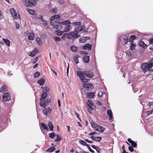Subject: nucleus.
Instances as JSON below:
<instances>
[{"mask_svg":"<svg viewBox=\"0 0 153 153\" xmlns=\"http://www.w3.org/2000/svg\"><path fill=\"white\" fill-rule=\"evenodd\" d=\"M76 72L77 75L83 83L88 82L90 80V79H88L86 77L91 78L94 76L93 73L90 71H77Z\"/></svg>","mask_w":153,"mask_h":153,"instance_id":"obj_1","label":"nucleus"},{"mask_svg":"<svg viewBox=\"0 0 153 153\" xmlns=\"http://www.w3.org/2000/svg\"><path fill=\"white\" fill-rule=\"evenodd\" d=\"M39 0H25V4L27 7H32L36 4V1Z\"/></svg>","mask_w":153,"mask_h":153,"instance_id":"obj_2","label":"nucleus"},{"mask_svg":"<svg viewBox=\"0 0 153 153\" xmlns=\"http://www.w3.org/2000/svg\"><path fill=\"white\" fill-rule=\"evenodd\" d=\"M76 31H74L69 32L68 34L67 37L68 39H72V38L70 36H71L73 38V42L75 39H77L81 36L79 34H77V33H76Z\"/></svg>","mask_w":153,"mask_h":153,"instance_id":"obj_3","label":"nucleus"},{"mask_svg":"<svg viewBox=\"0 0 153 153\" xmlns=\"http://www.w3.org/2000/svg\"><path fill=\"white\" fill-rule=\"evenodd\" d=\"M40 106L44 108L46 107L47 105L51 102V100L50 98H47L46 100L44 101V100H40Z\"/></svg>","mask_w":153,"mask_h":153,"instance_id":"obj_4","label":"nucleus"},{"mask_svg":"<svg viewBox=\"0 0 153 153\" xmlns=\"http://www.w3.org/2000/svg\"><path fill=\"white\" fill-rule=\"evenodd\" d=\"M3 100L4 102H7L10 100L11 96L8 93H4L2 96Z\"/></svg>","mask_w":153,"mask_h":153,"instance_id":"obj_5","label":"nucleus"},{"mask_svg":"<svg viewBox=\"0 0 153 153\" xmlns=\"http://www.w3.org/2000/svg\"><path fill=\"white\" fill-rule=\"evenodd\" d=\"M83 87L87 91L91 90L94 88V86L91 84L84 83L83 84Z\"/></svg>","mask_w":153,"mask_h":153,"instance_id":"obj_6","label":"nucleus"},{"mask_svg":"<svg viewBox=\"0 0 153 153\" xmlns=\"http://www.w3.org/2000/svg\"><path fill=\"white\" fill-rule=\"evenodd\" d=\"M148 64L147 63H143L141 65V68L142 70L145 71H146V69H148L149 71H151L150 70L151 68L150 67H148Z\"/></svg>","mask_w":153,"mask_h":153,"instance_id":"obj_7","label":"nucleus"},{"mask_svg":"<svg viewBox=\"0 0 153 153\" xmlns=\"http://www.w3.org/2000/svg\"><path fill=\"white\" fill-rule=\"evenodd\" d=\"M51 111L52 110L50 108H47L43 109L42 112L45 116H47L48 114H50Z\"/></svg>","mask_w":153,"mask_h":153,"instance_id":"obj_8","label":"nucleus"},{"mask_svg":"<svg viewBox=\"0 0 153 153\" xmlns=\"http://www.w3.org/2000/svg\"><path fill=\"white\" fill-rule=\"evenodd\" d=\"M10 11L15 19H18V17L17 16V14L16 12V10H15L14 9L11 8L10 9Z\"/></svg>","mask_w":153,"mask_h":153,"instance_id":"obj_9","label":"nucleus"},{"mask_svg":"<svg viewBox=\"0 0 153 153\" xmlns=\"http://www.w3.org/2000/svg\"><path fill=\"white\" fill-rule=\"evenodd\" d=\"M8 87L6 85H3L1 88L0 92L3 93L7 91Z\"/></svg>","mask_w":153,"mask_h":153,"instance_id":"obj_10","label":"nucleus"},{"mask_svg":"<svg viewBox=\"0 0 153 153\" xmlns=\"http://www.w3.org/2000/svg\"><path fill=\"white\" fill-rule=\"evenodd\" d=\"M138 45L144 49H146L147 46V45L145 44L141 40L139 42Z\"/></svg>","mask_w":153,"mask_h":153,"instance_id":"obj_11","label":"nucleus"},{"mask_svg":"<svg viewBox=\"0 0 153 153\" xmlns=\"http://www.w3.org/2000/svg\"><path fill=\"white\" fill-rule=\"evenodd\" d=\"M39 51L38 49L35 48L34 50L30 53V56L33 57L37 53H39Z\"/></svg>","mask_w":153,"mask_h":153,"instance_id":"obj_12","label":"nucleus"},{"mask_svg":"<svg viewBox=\"0 0 153 153\" xmlns=\"http://www.w3.org/2000/svg\"><path fill=\"white\" fill-rule=\"evenodd\" d=\"M90 60V56H89L85 55L83 58V61L85 63H88Z\"/></svg>","mask_w":153,"mask_h":153,"instance_id":"obj_13","label":"nucleus"},{"mask_svg":"<svg viewBox=\"0 0 153 153\" xmlns=\"http://www.w3.org/2000/svg\"><path fill=\"white\" fill-rule=\"evenodd\" d=\"M34 33H30L28 36V39L30 40H33L34 39Z\"/></svg>","mask_w":153,"mask_h":153,"instance_id":"obj_14","label":"nucleus"},{"mask_svg":"<svg viewBox=\"0 0 153 153\" xmlns=\"http://www.w3.org/2000/svg\"><path fill=\"white\" fill-rule=\"evenodd\" d=\"M37 83H39L40 85H43L45 83V80L43 78H42L38 81Z\"/></svg>","mask_w":153,"mask_h":153,"instance_id":"obj_15","label":"nucleus"},{"mask_svg":"<svg viewBox=\"0 0 153 153\" xmlns=\"http://www.w3.org/2000/svg\"><path fill=\"white\" fill-rule=\"evenodd\" d=\"M91 138L94 140L100 142L101 140V137H95L91 136Z\"/></svg>","mask_w":153,"mask_h":153,"instance_id":"obj_16","label":"nucleus"},{"mask_svg":"<svg viewBox=\"0 0 153 153\" xmlns=\"http://www.w3.org/2000/svg\"><path fill=\"white\" fill-rule=\"evenodd\" d=\"M27 10L31 15L36 16L37 14L36 11L35 10H31L29 8H27Z\"/></svg>","mask_w":153,"mask_h":153,"instance_id":"obj_17","label":"nucleus"},{"mask_svg":"<svg viewBox=\"0 0 153 153\" xmlns=\"http://www.w3.org/2000/svg\"><path fill=\"white\" fill-rule=\"evenodd\" d=\"M107 113L109 116V119L110 120H111L113 118V117L112 115V112L111 110H108L107 111Z\"/></svg>","mask_w":153,"mask_h":153,"instance_id":"obj_18","label":"nucleus"},{"mask_svg":"<svg viewBox=\"0 0 153 153\" xmlns=\"http://www.w3.org/2000/svg\"><path fill=\"white\" fill-rule=\"evenodd\" d=\"M85 28V26H82L77 27H76L75 30H77L78 31H80L84 30Z\"/></svg>","mask_w":153,"mask_h":153,"instance_id":"obj_19","label":"nucleus"},{"mask_svg":"<svg viewBox=\"0 0 153 153\" xmlns=\"http://www.w3.org/2000/svg\"><path fill=\"white\" fill-rule=\"evenodd\" d=\"M36 41L38 44L40 46H41L42 44V42L41 41V39L39 37H37L36 39Z\"/></svg>","mask_w":153,"mask_h":153,"instance_id":"obj_20","label":"nucleus"},{"mask_svg":"<svg viewBox=\"0 0 153 153\" xmlns=\"http://www.w3.org/2000/svg\"><path fill=\"white\" fill-rule=\"evenodd\" d=\"M41 125L42 128L44 129H45L47 130H49V128L44 123H41Z\"/></svg>","mask_w":153,"mask_h":153,"instance_id":"obj_21","label":"nucleus"},{"mask_svg":"<svg viewBox=\"0 0 153 153\" xmlns=\"http://www.w3.org/2000/svg\"><path fill=\"white\" fill-rule=\"evenodd\" d=\"M71 28V27L70 25H66L65 27L64 32H68L69 31L70 29Z\"/></svg>","mask_w":153,"mask_h":153,"instance_id":"obj_22","label":"nucleus"},{"mask_svg":"<svg viewBox=\"0 0 153 153\" xmlns=\"http://www.w3.org/2000/svg\"><path fill=\"white\" fill-rule=\"evenodd\" d=\"M48 95L47 94L42 93L41 95V98L40 99V100H44L47 97Z\"/></svg>","mask_w":153,"mask_h":153,"instance_id":"obj_23","label":"nucleus"},{"mask_svg":"<svg viewBox=\"0 0 153 153\" xmlns=\"http://www.w3.org/2000/svg\"><path fill=\"white\" fill-rule=\"evenodd\" d=\"M148 67L149 68L150 67V68H152L153 67V59H152L149 61V63H148Z\"/></svg>","mask_w":153,"mask_h":153,"instance_id":"obj_24","label":"nucleus"},{"mask_svg":"<svg viewBox=\"0 0 153 153\" xmlns=\"http://www.w3.org/2000/svg\"><path fill=\"white\" fill-rule=\"evenodd\" d=\"M70 49L73 52H76L77 51V48L75 46H72L70 47Z\"/></svg>","mask_w":153,"mask_h":153,"instance_id":"obj_25","label":"nucleus"},{"mask_svg":"<svg viewBox=\"0 0 153 153\" xmlns=\"http://www.w3.org/2000/svg\"><path fill=\"white\" fill-rule=\"evenodd\" d=\"M105 129L104 128L100 126V127H98V128H96V131H98L99 132H102L104 131Z\"/></svg>","mask_w":153,"mask_h":153,"instance_id":"obj_26","label":"nucleus"},{"mask_svg":"<svg viewBox=\"0 0 153 153\" xmlns=\"http://www.w3.org/2000/svg\"><path fill=\"white\" fill-rule=\"evenodd\" d=\"M91 147L93 149H95L97 152L98 153H100V149L99 147L94 145H92Z\"/></svg>","mask_w":153,"mask_h":153,"instance_id":"obj_27","label":"nucleus"},{"mask_svg":"<svg viewBox=\"0 0 153 153\" xmlns=\"http://www.w3.org/2000/svg\"><path fill=\"white\" fill-rule=\"evenodd\" d=\"M60 15H55L51 17V19L54 20L55 19L60 18Z\"/></svg>","mask_w":153,"mask_h":153,"instance_id":"obj_28","label":"nucleus"},{"mask_svg":"<svg viewBox=\"0 0 153 153\" xmlns=\"http://www.w3.org/2000/svg\"><path fill=\"white\" fill-rule=\"evenodd\" d=\"M85 37H83L81 38H80L79 39V42L80 43H84L86 41L85 40Z\"/></svg>","mask_w":153,"mask_h":153,"instance_id":"obj_29","label":"nucleus"},{"mask_svg":"<svg viewBox=\"0 0 153 153\" xmlns=\"http://www.w3.org/2000/svg\"><path fill=\"white\" fill-rule=\"evenodd\" d=\"M49 91V88L48 87L46 86L44 87L43 88V89L42 90V93H44L47 94V93L48 91Z\"/></svg>","mask_w":153,"mask_h":153,"instance_id":"obj_30","label":"nucleus"},{"mask_svg":"<svg viewBox=\"0 0 153 153\" xmlns=\"http://www.w3.org/2000/svg\"><path fill=\"white\" fill-rule=\"evenodd\" d=\"M4 42L8 46H9L10 45V41L7 39L3 38V39Z\"/></svg>","mask_w":153,"mask_h":153,"instance_id":"obj_31","label":"nucleus"},{"mask_svg":"<svg viewBox=\"0 0 153 153\" xmlns=\"http://www.w3.org/2000/svg\"><path fill=\"white\" fill-rule=\"evenodd\" d=\"M48 126L49 128L50 129L51 131H53V126L51 122H49L48 123Z\"/></svg>","mask_w":153,"mask_h":153,"instance_id":"obj_32","label":"nucleus"},{"mask_svg":"<svg viewBox=\"0 0 153 153\" xmlns=\"http://www.w3.org/2000/svg\"><path fill=\"white\" fill-rule=\"evenodd\" d=\"M55 32H56V34L59 36H61L64 33L63 31H59V30H57L55 31Z\"/></svg>","mask_w":153,"mask_h":153,"instance_id":"obj_33","label":"nucleus"},{"mask_svg":"<svg viewBox=\"0 0 153 153\" xmlns=\"http://www.w3.org/2000/svg\"><path fill=\"white\" fill-rule=\"evenodd\" d=\"M128 37L125 36L123 38V42L124 43L126 44L128 42Z\"/></svg>","mask_w":153,"mask_h":153,"instance_id":"obj_34","label":"nucleus"},{"mask_svg":"<svg viewBox=\"0 0 153 153\" xmlns=\"http://www.w3.org/2000/svg\"><path fill=\"white\" fill-rule=\"evenodd\" d=\"M91 126L93 128H96L98 127V125L97 124L95 123L94 122H91Z\"/></svg>","mask_w":153,"mask_h":153,"instance_id":"obj_35","label":"nucleus"},{"mask_svg":"<svg viewBox=\"0 0 153 153\" xmlns=\"http://www.w3.org/2000/svg\"><path fill=\"white\" fill-rule=\"evenodd\" d=\"M79 57H80L79 56L77 55L74 57V60L76 64H78L79 62V61L78 60V58Z\"/></svg>","mask_w":153,"mask_h":153,"instance_id":"obj_36","label":"nucleus"},{"mask_svg":"<svg viewBox=\"0 0 153 153\" xmlns=\"http://www.w3.org/2000/svg\"><path fill=\"white\" fill-rule=\"evenodd\" d=\"M87 96L90 98H94V95L93 92H91L87 94Z\"/></svg>","mask_w":153,"mask_h":153,"instance_id":"obj_37","label":"nucleus"},{"mask_svg":"<svg viewBox=\"0 0 153 153\" xmlns=\"http://www.w3.org/2000/svg\"><path fill=\"white\" fill-rule=\"evenodd\" d=\"M82 24V22H74L72 23V24L74 26H80Z\"/></svg>","mask_w":153,"mask_h":153,"instance_id":"obj_38","label":"nucleus"},{"mask_svg":"<svg viewBox=\"0 0 153 153\" xmlns=\"http://www.w3.org/2000/svg\"><path fill=\"white\" fill-rule=\"evenodd\" d=\"M136 38V36L134 35H131L129 38V41L130 42H133L134 39Z\"/></svg>","mask_w":153,"mask_h":153,"instance_id":"obj_39","label":"nucleus"},{"mask_svg":"<svg viewBox=\"0 0 153 153\" xmlns=\"http://www.w3.org/2000/svg\"><path fill=\"white\" fill-rule=\"evenodd\" d=\"M79 143L82 144V145L84 146H87V145L88 144L84 141L82 140H79Z\"/></svg>","mask_w":153,"mask_h":153,"instance_id":"obj_40","label":"nucleus"},{"mask_svg":"<svg viewBox=\"0 0 153 153\" xmlns=\"http://www.w3.org/2000/svg\"><path fill=\"white\" fill-rule=\"evenodd\" d=\"M133 51H128L127 52L126 54L129 56L132 57L134 55L132 54Z\"/></svg>","mask_w":153,"mask_h":153,"instance_id":"obj_41","label":"nucleus"},{"mask_svg":"<svg viewBox=\"0 0 153 153\" xmlns=\"http://www.w3.org/2000/svg\"><path fill=\"white\" fill-rule=\"evenodd\" d=\"M55 148L54 147H51L48 148L46 151L48 152H51L53 151L54 150H55Z\"/></svg>","mask_w":153,"mask_h":153,"instance_id":"obj_42","label":"nucleus"},{"mask_svg":"<svg viewBox=\"0 0 153 153\" xmlns=\"http://www.w3.org/2000/svg\"><path fill=\"white\" fill-rule=\"evenodd\" d=\"M71 23L69 20H66L62 22V25H68V24H71Z\"/></svg>","mask_w":153,"mask_h":153,"instance_id":"obj_43","label":"nucleus"},{"mask_svg":"<svg viewBox=\"0 0 153 153\" xmlns=\"http://www.w3.org/2000/svg\"><path fill=\"white\" fill-rule=\"evenodd\" d=\"M131 46L130 47V49L131 50H133L134 49V47L135 46V45L134 43H131Z\"/></svg>","mask_w":153,"mask_h":153,"instance_id":"obj_44","label":"nucleus"},{"mask_svg":"<svg viewBox=\"0 0 153 153\" xmlns=\"http://www.w3.org/2000/svg\"><path fill=\"white\" fill-rule=\"evenodd\" d=\"M40 74L39 72L38 71L36 72L34 74V77L35 78H37L40 76Z\"/></svg>","mask_w":153,"mask_h":153,"instance_id":"obj_45","label":"nucleus"},{"mask_svg":"<svg viewBox=\"0 0 153 153\" xmlns=\"http://www.w3.org/2000/svg\"><path fill=\"white\" fill-rule=\"evenodd\" d=\"M57 136V139L55 140L56 142L59 141L61 139V137L59 136L58 134H56Z\"/></svg>","mask_w":153,"mask_h":153,"instance_id":"obj_46","label":"nucleus"},{"mask_svg":"<svg viewBox=\"0 0 153 153\" xmlns=\"http://www.w3.org/2000/svg\"><path fill=\"white\" fill-rule=\"evenodd\" d=\"M54 40L55 41H60L61 40L60 38L58 36H55Z\"/></svg>","mask_w":153,"mask_h":153,"instance_id":"obj_47","label":"nucleus"},{"mask_svg":"<svg viewBox=\"0 0 153 153\" xmlns=\"http://www.w3.org/2000/svg\"><path fill=\"white\" fill-rule=\"evenodd\" d=\"M88 45H87V47H88L87 49L88 50H91L92 48V45L90 44H87Z\"/></svg>","mask_w":153,"mask_h":153,"instance_id":"obj_48","label":"nucleus"},{"mask_svg":"<svg viewBox=\"0 0 153 153\" xmlns=\"http://www.w3.org/2000/svg\"><path fill=\"white\" fill-rule=\"evenodd\" d=\"M131 145L133 147L135 148L137 147V144L134 141L132 143H131Z\"/></svg>","mask_w":153,"mask_h":153,"instance_id":"obj_49","label":"nucleus"},{"mask_svg":"<svg viewBox=\"0 0 153 153\" xmlns=\"http://www.w3.org/2000/svg\"><path fill=\"white\" fill-rule=\"evenodd\" d=\"M57 11V10L56 9L53 8L51 10V12H52L54 13H56Z\"/></svg>","mask_w":153,"mask_h":153,"instance_id":"obj_50","label":"nucleus"},{"mask_svg":"<svg viewBox=\"0 0 153 153\" xmlns=\"http://www.w3.org/2000/svg\"><path fill=\"white\" fill-rule=\"evenodd\" d=\"M87 147L91 152H92L93 153L94 152V151L91 149L90 146L88 145H87Z\"/></svg>","mask_w":153,"mask_h":153,"instance_id":"obj_51","label":"nucleus"},{"mask_svg":"<svg viewBox=\"0 0 153 153\" xmlns=\"http://www.w3.org/2000/svg\"><path fill=\"white\" fill-rule=\"evenodd\" d=\"M52 27L53 28H54L56 29H58V25H53L52 26Z\"/></svg>","mask_w":153,"mask_h":153,"instance_id":"obj_52","label":"nucleus"},{"mask_svg":"<svg viewBox=\"0 0 153 153\" xmlns=\"http://www.w3.org/2000/svg\"><path fill=\"white\" fill-rule=\"evenodd\" d=\"M103 94H105V93H103L101 92H99L98 94V96L100 97H102Z\"/></svg>","mask_w":153,"mask_h":153,"instance_id":"obj_53","label":"nucleus"},{"mask_svg":"<svg viewBox=\"0 0 153 153\" xmlns=\"http://www.w3.org/2000/svg\"><path fill=\"white\" fill-rule=\"evenodd\" d=\"M87 45H88L87 44H86L85 45H84L82 48V49L84 50H86L87 49L88 47H87Z\"/></svg>","mask_w":153,"mask_h":153,"instance_id":"obj_54","label":"nucleus"},{"mask_svg":"<svg viewBox=\"0 0 153 153\" xmlns=\"http://www.w3.org/2000/svg\"><path fill=\"white\" fill-rule=\"evenodd\" d=\"M39 56H37L36 58L34 59V61H33V64H35V63H36L37 62V61L38 60V58H39Z\"/></svg>","mask_w":153,"mask_h":153,"instance_id":"obj_55","label":"nucleus"},{"mask_svg":"<svg viewBox=\"0 0 153 153\" xmlns=\"http://www.w3.org/2000/svg\"><path fill=\"white\" fill-rule=\"evenodd\" d=\"M128 149L130 151H131V152H133V151H134V149L133 148L132 146H129V147L128 148Z\"/></svg>","mask_w":153,"mask_h":153,"instance_id":"obj_56","label":"nucleus"},{"mask_svg":"<svg viewBox=\"0 0 153 153\" xmlns=\"http://www.w3.org/2000/svg\"><path fill=\"white\" fill-rule=\"evenodd\" d=\"M80 53L81 54L84 55V54H86L88 55V53L87 52H86V51H81L80 52Z\"/></svg>","mask_w":153,"mask_h":153,"instance_id":"obj_57","label":"nucleus"},{"mask_svg":"<svg viewBox=\"0 0 153 153\" xmlns=\"http://www.w3.org/2000/svg\"><path fill=\"white\" fill-rule=\"evenodd\" d=\"M149 43L150 44L153 43V38H150L149 40Z\"/></svg>","mask_w":153,"mask_h":153,"instance_id":"obj_58","label":"nucleus"},{"mask_svg":"<svg viewBox=\"0 0 153 153\" xmlns=\"http://www.w3.org/2000/svg\"><path fill=\"white\" fill-rule=\"evenodd\" d=\"M55 23L56 24L62 25V22H60L59 20H57V19L55 21Z\"/></svg>","mask_w":153,"mask_h":153,"instance_id":"obj_59","label":"nucleus"},{"mask_svg":"<svg viewBox=\"0 0 153 153\" xmlns=\"http://www.w3.org/2000/svg\"><path fill=\"white\" fill-rule=\"evenodd\" d=\"M152 112H153V111H152V110L151 111H147L146 112V113L148 114V115H150L152 114Z\"/></svg>","mask_w":153,"mask_h":153,"instance_id":"obj_60","label":"nucleus"},{"mask_svg":"<svg viewBox=\"0 0 153 153\" xmlns=\"http://www.w3.org/2000/svg\"><path fill=\"white\" fill-rule=\"evenodd\" d=\"M85 140L86 142H87V143H92L93 142L92 141H91L89 140L88 139H86Z\"/></svg>","mask_w":153,"mask_h":153,"instance_id":"obj_61","label":"nucleus"},{"mask_svg":"<svg viewBox=\"0 0 153 153\" xmlns=\"http://www.w3.org/2000/svg\"><path fill=\"white\" fill-rule=\"evenodd\" d=\"M59 3L62 4L64 2V0H58Z\"/></svg>","mask_w":153,"mask_h":153,"instance_id":"obj_62","label":"nucleus"},{"mask_svg":"<svg viewBox=\"0 0 153 153\" xmlns=\"http://www.w3.org/2000/svg\"><path fill=\"white\" fill-rule=\"evenodd\" d=\"M56 134H49V137L52 138H53L56 136Z\"/></svg>","mask_w":153,"mask_h":153,"instance_id":"obj_63","label":"nucleus"},{"mask_svg":"<svg viewBox=\"0 0 153 153\" xmlns=\"http://www.w3.org/2000/svg\"><path fill=\"white\" fill-rule=\"evenodd\" d=\"M43 22V25L45 26H46L47 25V21H46L44 20Z\"/></svg>","mask_w":153,"mask_h":153,"instance_id":"obj_64","label":"nucleus"}]
</instances>
